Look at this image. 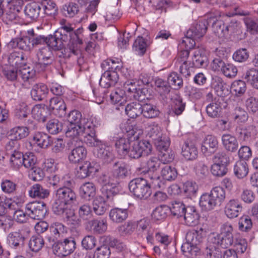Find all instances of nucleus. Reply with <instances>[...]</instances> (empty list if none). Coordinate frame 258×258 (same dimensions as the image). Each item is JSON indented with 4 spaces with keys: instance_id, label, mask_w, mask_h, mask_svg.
<instances>
[{
    "instance_id": "nucleus-57",
    "label": "nucleus",
    "mask_w": 258,
    "mask_h": 258,
    "mask_svg": "<svg viewBox=\"0 0 258 258\" xmlns=\"http://www.w3.org/2000/svg\"><path fill=\"white\" fill-rule=\"evenodd\" d=\"M79 12V6L77 4L70 2L66 4L62 7V12L66 17L72 18Z\"/></svg>"
},
{
    "instance_id": "nucleus-34",
    "label": "nucleus",
    "mask_w": 258,
    "mask_h": 258,
    "mask_svg": "<svg viewBox=\"0 0 258 258\" xmlns=\"http://www.w3.org/2000/svg\"><path fill=\"white\" fill-rule=\"evenodd\" d=\"M128 216V210L115 208L111 209L109 212L110 219L115 223H121L124 221Z\"/></svg>"
},
{
    "instance_id": "nucleus-46",
    "label": "nucleus",
    "mask_w": 258,
    "mask_h": 258,
    "mask_svg": "<svg viewBox=\"0 0 258 258\" xmlns=\"http://www.w3.org/2000/svg\"><path fill=\"white\" fill-rule=\"evenodd\" d=\"M169 208L165 206L156 207L151 214L152 219L155 222L164 220L167 216Z\"/></svg>"
},
{
    "instance_id": "nucleus-49",
    "label": "nucleus",
    "mask_w": 258,
    "mask_h": 258,
    "mask_svg": "<svg viewBox=\"0 0 258 258\" xmlns=\"http://www.w3.org/2000/svg\"><path fill=\"white\" fill-rule=\"evenodd\" d=\"M142 104L137 102L128 104L125 108L126 114L132 118H135L142 113Z\"/></svg>"
},
{
    "instance_id": "nucleus-44",
    "label": "nucleus",
    "mask_w": 258,
    "mask_h": 258,
    "mask_svg": "<svg viewBox=\"0 0 258 258\" xmlns=\"http://www.w3.org/2000/svg\"><path fill=\"white\" fill-rule=\"evenodd\" d=\"M141 111V114L147 118H155L160 114V111L156 106L148 103L142 105Z\"/></svg>"
},
{
    "instance_id": "nucleus-8",
    "label": "nucleus",
    "mask_w": 258,
    "mask_h": 258,
    "mask_svg": "<svg viewBox=\"0 0 258 258\" xmlns=\"http://www.w3.org/2000/svg\"><path fill=\"white\" fill-rule=\"evenodd\" d=\"M49 230L50 235L47 236V240L49 242H75L74 239L69 240L65 237L67 229L60 223L56 222L51 224Z\"/></svg>"
},
{
    "instance_id": "nucleus-47",
    "label": "nucleus",
    "mask_w": 258,
    "mask_h": 258,
    "mask_svg": "<svg viewBox=\"0 0 258 258\" xmlns=\"http://www.w3.org/2000/svg\"><path fill=\"white\" fill-rule=\"evenodd\" d=\"M234 173L238 178H243L248 173V167L245 161L240 160L237 161L234 167Z\"/></svg>"
},
{
    "instance_id": "nucleus-25",
    "label": "nucleus",
    "mask_w": 258,
    "mask_h": 258,
    "mask_svg": "<svg viewBox=\"0 0 258 258\" xmlns=\"http://www.w3.org/2000/svg\"><path fill=\"white\" fill-rule=\"evenodd\" d=\"M232 227L229 224L223 225L221 228V231L220 234H217L213 238L215 239V242H231L233 240V236L232 234Z\"/></svg>"
},
{
    "instance_id": "nucleus-41",
    "label": "nucleus",
    "mask_w": 258,
    "mask_h": 258,
    "mask_svg": "<svg viewBox=\"0 0 258 258\" xmlns=\"http://www.w3.org/2000/svg\"><path fill=\"white\" fill-rule=\"evenodd\" d=\"M34 144H37L41 148H46L50 145L51 141L50 137L46 134L38 132L34 134L33 137Z\"/></svg>"
},
{
    "instance_id": "nucleus-16",
    "label": "nucleus",
    "mask_w": 258,
    "mask_h": 258,
    "mask_svg": "<svg viewBox=\"0 0 258 258\" xmlns=\"http://www.w3.org/2000/svg\"><path fill=\"white\" fill-rule=\"evenodd\" d=\"M56 197L71 206L77 200V195L71 188H58Z\"/></svg>"
},
{
    "instance_id": "nucleus-3",
    "label": "nucleus",
    "mask_w": 258,
    "mask_h": 258,
    "mask_svg": "<svg viewBox=\"0 0 258 258\" xmlns=\"http://www.w3.org/2000/svg\"><path fill=\"white\" fill-rule=\"evenodd\" d=\"M128 188L133 196L140 200H146L152 194L148 181L144 178H136L131 180Z\"/></svg>"
},
{
    "instance_id": "nucleus-23",
    "label": "nucleus",
    "mask_w": 258,
    "mask_h": 258,
    "mask_svg": "<svg viewBox=\"0 0 258 258\" xmlns=\"http://www.w3.org/2000/svg\"><path fill=\"white\" fill-rule=\"evenodd\" d=\"M181 153L185 159L192 160L197 158L198 151L194 143L186 141L182 146Z\"/></svg>"
},
{
    "instance_id": "nucleus-32",
    "label": "nucleus",
    "mask_w": 258,
    "mask_h": 258,
    "mask_svg": "<svg viewBox=\"0 0 258 258\" xmlns=\"http://www.w3.org/2000/svg\"><path fill=\"white\" fill-rule=\"evenodd\" d=\"M181 249L183 254L188 257L195 258L201 254L200 248L196 243H182Z\"/></svg>"
},
{
    "instance_id": "nucleus-40",
    "label": "nucleus",
    "mask_w": 258,
    "mask_h": 258,
    "mask_svg": "<svg viewBox=\"0 0 258 258\" xmlns=\"http://www.w3.org/2000/svg\"><path fill=\"white\" fill-rule=\"evenodd\" d=\"M48 224L44 221H40L37 222L35 227L36 234L33 235L29 240V242H44L42 237L39 233L45 231L48 228Z\"/></svg>"
},
{
    "instance_id": "nucleus-15",
    "label": "nucleus",
    "mask_w": 258,
    "mask_h": 258,
    "mask_svg": "<svg viewBox=\"0 0 258 258\" xmlns=\"http://www.w3.org/2000/svg\"><path fill=\"white\" fill-rule=\"evenodd\" d=\"M218 148L217 138L213 135H207L202 143V151L206 155L215 153Z\"/></svg>"
},
{
    "instance_id": "nucleus-9",
    "label": "nucleus",
    "mask_w": 258,
    "mask_h": 258,
    "mask_svg": "<svg viewBox=\"0 0 258 258\" xmlns=\"http://www.w3.org/2000/svg\"><path fill=\"white\" fill-rule=\"evenodd\" d=\"M25 210L29 217L40 220L45 217L47 210L45 204L41 202H33L28 203Z\"/></svg>"
},
{
    "instance_id": "nucleus-19",
    "label": "nucleus",
    "mask_w": 258,
    "mask_h": 258,
    "mask_svg": "<svg viewBox=\"0 0 258 258\" xmlns=\"http://www.w3.org/2000/svg\"><path fill=\"white\" fill-rule=\"evenodd\" d=\"M130 171L129 165L122 162H116L112 166V173L114 177L118 179H124Z\"/></svg>"
},
{
    "instance_id": "nucleus-26",
    "label": "nucleus",
    "mask_w": 258,
    "mask_h": 258,
    "mask_svg": "<svg viewBox=\"0 0 258 258\" xmlns=\"http://www.w3.org/2000/svg\"><path fill=\"white\" fill-rule=\"evenodd\" d=\"M64 41L58 33L54 32L53 34L47 37L46 44L50 49L56 51L62 49L63 48Z\"/></svg>"
},
{
    "instance_id": "nucleus-64",
    "label": "nucleus",
    "mask_w": 258,
    "mask_h": 258,
    "mask_svg": "<svg viewBox=\"0 0 258 258\" xmlns=\"http://www.w3.org/2000/svg\"><path fill=\"white\" fill-rule=\"evenodd\" d=\"M147 44L146 40L142 37H138L133 45V50L139 55H143L146 51Z\"/></svg>"
},
{
    "instance_id": "nucleus-6",
    "label": "nucleus",
    "mask_w": 258,
    "mask_h": 258,
    "mask_svg": "<svg viewBox=\"0 0 258 258\" xmlns=\"http://www.w3.org/2000/svg\"><path fill=\"white\" fill-rule=\"evenodd\" d=\"M126 156L131 158L138 159L142 156H147L152 151L151 145L146 140L132 141Z\"/></svg>"
},
{
    "instance_id": "nucleus-56",
    "label": "nucleus",
    "mask_w": 258,
    "mask_h": 258,
    "mask_svg": "<svg viewBox=\"0 0 258 258\" xmlns=\"http://www.w3.org/2000/svg\"><path fill=\"white\" fill-rule=\"evenodd\" d=\"M68 121L69 124H75L81 125H84L87 122L85 118L82 117L81 113L76 110L70 112L68 117Z\"/></svg>"
},
{
    "instance_id": "nucleus-59",
    "label": "nucleus",
    "mask_w": 258,
    "mask_h": 258,
    "mask_svg": "<svg viewBox=\"0 0 258 258\" xmlns=\"http://www.w3.org/2000/svg\"><path fill=\"white\" fill-rule=\"evenodd\" d=\"M27 34L30 36L32 48L39 45L46 44L47 37L36 34L33 29L28 30Z\"/></svg>"
},
{
    "instance_id": "nucleus-27",
    "label": "nucleus",
    "mask_w": 258,
    "mask_h": 258,
    "mask_svg": "<svg viewBox=\"0 0 258 258\" xmlns=\"http://www.w3.org/2000/svg\"><path fill=\"white\" fill-rule=\"evenodd\" d=\"M87 151L82 145L74 148L69 155V161L73 163H77L85 159L87 156Z\"/></svg>"
},
{
    "instance_id": "nucleus-7",
    "label": "nucleus",
    "mask_w": 258,
    "mask_h": 258,
    "mask_svg": "<svg viewBox=\"0 0 258 258\" xmlns=\"http://www.w3.org/2000/svg\"><path fill=\"white\" fill-rule=\"evenodd\" d=\"M99 124L98 120L95 117L87 119L84 134V142L89 146L97 148L102 142L97 138L96 134V128Z\"/></svg>"
},
{
    "instance_id": "nucleus-37",
    "label": "nucleus",
    "mask_w": 258,
    "mask_h": 258,
    "mask_svg": "<svg viewBox=\"0 0 258 258\" xmlns=\"http://www.w3.org/2000/svg\"><path fill=\"white\" fill-rule=\"evenodd\" d=\"M86 128V124L81 125L75 124H69L66 131L67 137L75 138L84 135Z\"/></svg>"
},
{
    "instance_id": "nucleus-61",
    "label": "nucleus",
    "mask_w": 258,
    "mask_h": 258,
    "mask_svg": "<svg viewBox=\"0 0 258 258\" xmlns=\"http://www.w3.org/2000/svg\"><path fill=\"white\" fill-rule=\"evenodd\" d=\"M187 207L181 202L175 201L172 202L169 210L174 216L182 217L186 211Z\"/></svg>"
},
{
    "instance_id": "nucleus-20",
    "label": "nucleus",
    "mask_w": 258,
    "mask_h": 258,
    "mask_svg": "<svg viewBox=\"0 0 258 258\" xmlns=\"http://www.w3.org/2000/svg\"><path fill=\"white\" fill-rule=\"evenodd\" d=\"M118 80V75L117 72L105 71L101 77L99 84L104 88H108L114 86Z\"/></svg>"
},
{
    "instance_id": "nucleus-2",
    "label": "nucleus",
    "mask_w": 258,
    "mask_h": 258,
    "mask_svg": "<svg viewBox=\"0 0 258 258\" xmlns=\"http://www.w3.org/2000/svg\"><path fill=\"white\" fill-rule=\"evenodd\" d=\"M225 198V191L220 186L212 189L210 193L203 194L200 199L199 205L204 211H209L221 205Z\"/></svg>"
},
{
    "instance_id": "nucleus-55",
    "label": "nucleus",
    "mask_w": 258,
    "mask_h": 258,
    "mask_svg": "<svg viewBox=\"0 0 258 258\" xmlns=\"http://www.w3.org/2000/svg\"><path fill=\"white\" fill-rule=\"evenodd\" d=\"M185 103L182 102V99L178 96L173 99L171 104L170 113L171 114L176 115H180L184 110Z\"/></svg>"
},
{
    "instance_id": "nucleus-63",
    "label": "nucleus",
    "mask_w": 258,
    "mask_h": 258,
    "mask_svg": "<svg viewBox=\"0 0 258 258\" xmlns=\"http://www.w3.org/2000/svg\"><path fill=\"white\" fill-rule=\"evenodd\" d=\"M161 174L165 180L168 181L174 180L177 176L176 169L168 165L162 167Z\"/></svg>"
},
{
    "instance_id": "nucleus-12",
    "label": "nucleus",
    "mask_w": 258,
    "mask_h": 258,
    "mask_svg": "<svg viewBox=\"0 0 258 258\" xmlns=\"http://www.w3.org/2000/svg\"><path fill=\"white\" fill-rule=\"evenodd\" d=\"M8 46L11 48L18 47L26 51H30L33 49L30 36L27 34L22 37L12 39L8 43Z\"/></svg>"
},
{
    "instance_id": "nucleus-39",
    "label": "nucleus",
    "mask_w": 258,
    "mask_h": 258,
    "mask_svg": "<svg viewBox=\"0 0 258 258\" xmlns=\"http://www.w3.org/2000/svg\"><path fill=\"white\" fill-rule=\"evenodd\" d=\"M87 226L96 233H102L107 230V223L105 219H94L88 221Z\"/></svg>"
},
{
    "instance_id": "nucleus-13",
    "label": "nucleus",
    "mask_w": 258,
    "mask_h": 258,
    "mask_svg": "<svg viewBox=\"0 0 258 258\" xmlns=\"http://www.w3.org/2000/svg\"><path fill=\"white\" fill-rule=\"evenodd\" d=\"M254 133L255 128L252 125L239 127L236 130L239 141L244 144H248L251 142Z\"/></svg>"
},
{
    "instance_id": "nucleus-11",
    "label": "nucleus",
    "mask_w": 258,
    "mask_h": 258,
    "mask_svg": "<svg viewBox=\"0 0 258 258\" xmlns=\"http://www.w3.org/2000/svg\"><path fill=\"white\" fill-rule=\"evenodd\" d=\"M70 205L56 197L52 205V210L56 215L65 216L69 218L75 215Z\"/></svg>"
},
{
    "instance_id": "nucleus-53",
    "label": "nucleus",
    "mask_w": 258,
    "mask_h": 258,
    "mask_svg": "<svg viewBox=\"0 0 258 258\" xmlns=\"http://www.w3.org/2000/svg\"><path fill=\"white\" fill-rule=\"evenodd\" d=\"M29 232L24 230H18L9 234L7 240L9 242H19L27 240L29 238Z\"/></svg>"
},
{
    "instance_id": "nucleus-24",
    "label": "nucleus",
    "mask_w": 258,
    "mask_h": 258,
    "mask_svg": "<svg viewBox=\"0 0 258 258\" xmlns=\"http://www.w3.org/2000/svg\"><path fill=\"white\" fill-rule=\"evenodd\" d=\"M48 93L47 86L43 83L36 84L33 86L31 91L32 99L36 101L44 99Z\"/></svg>"
},
{
    "instance_id": "nucleus-52",
    "label": "nucleus",
    "mask_w": 258,
    "mask_h": 258,
    "mask_svg": "<svg viewBox=\"0 0 258 258\" xmlns=\"http://www.w3.org/2000/svg\"><path fill=\"white\" fill-rule=\"evenodd\" d=\"M245 106L249 112H256L258 111V98L252 93H248L245 100Z\"/></svg>"
},
{
    "instance_id": "nucleus-29",
    "label": "nucleus",
    "mask_w": 258,
    "mask_h": 258,
    "mask_svg": "<svg viewBox=\"0 0 258 258\" xmlns=\"http://www.w3.org/2000/svg\"><path fill=\"white\" fill-rule=\"evenodd\" d=\"M49 107L54 113H57L60 116L66 114V105L63 100L59 97H53L49 100Z\"/></svg>"
},
{
    "instance_id": "nucleus-33",
    "label": "nucleus",
    "mask_w": 258,
    "mask_h": 258,
    "mask_svg": "<svg viewBox=\"0 0 258 258\" xmlns=\"http://www.w3.org/2000/svg\"><path fill=\"white\" fill-rule=\"evenodd\" d=\"M145 239L148 242L156 241L157 242H171L172 238L165 233L159 232H154V231H145L144 232Z\"/></svg>"
},
{
    "instance_id": "nucleus-35",
    "label": "nucleus",
    "mask_w": 258,
    "mask_h": 258,
    "mask_svg": "<svg viewBox=\"0 0 258 258\" xmlns=\"http://www.w3.org/2000/svg\"><path fill=\"white\" fill-rule=\"evenodd\" d=\"M144 172H145L144 178L148 181L150 187L151 186L155 188H160L162 187L163 183L157 172L144 171Z\"/></svg>"
},
{
    "instance_id": "nucleus-45",
    "label": "nucleus",
    "mask_w": 258,
    "mask_h": 258,
    "mask_svg": "<svg viewBox=\"0 0 258 258\" xmlns=\"http://www.w3.org/2000/svg\"><path fill=\"white\" fill-rule=\"evenodd\" d=\"M147 135L154 141L162 136L161 126L155 122L148 123L147 127Z\"/></svg>"
},
{
    "instance_id": "nucleus-30",
    "label": "nucleus",
    "mask_w": 258,
    "mask_h": 258,
    "mask_svg": "<svg viewBox=\"0 0 258 258\" xmlns=\"http://www.w3.org/2000/svg\"><path fill=\"white\" fill-rule=\"evenodd\" d=\"M222 142L225 150L228 152L234 153L238 149V141L236 137L230 134H224L222 136Z\"/></svg>"
},
{
    "instance_id": "nucleus-1",
    "label": "nucleus",
    "mask_w": 258,
    "mask_h": 258,
    "mask_svg": "<svg viewBox=\"0 0 258 258\" xmlns=\"http://www.w3.org/2000/svg\"><path fill=\"white\" fill-rule=\"evenodd\" d=\"M56 32L60 35L64 42L70 40L67 47H64L62 53L64 57H71L72 54L77 55L80 52L79 45L83 43L82 40L74 31L70 25H63L58 29Z\"/></svg>"
},
{
    "instance_id": "nucleus-36",
    "label": "nucleus",
    "mask_w": 258,
    "mask_h": 258,
    "mask_svg": "<svg viewBox=\"0 0 258 258\" xmlns=\"http://www.w3.org/2000/svg\"><path fill=\"white\" fill-rule=\"evenodd\" d=\"M80 195L84 199L90 200L96 195V187L92 182H86L80 187Z\"/></svg>"
},
{
    "instance_id": "nucleus-38",
    "label": "nucleus",
    "mask_w": 258,
    "mask_h": 258,
    "mask_svg": "<svg viewBox=\"0 0 258 258\" xmlns=\"http://www.w3.org/2000/svg\"><path fill=\"white\" fill-rule=\"evenodd\" d=\"M40 11V5L33 2L26 6L24 9V13L28 18L32 20H36L39 16Z\"/></svg>"
},
{
    "instance_id": "nucleus-62",
    "label": "nucleus",
    "mask_w": 258,
    "mask_h": 258,
    "mask_svg": "<svg viewBox=\"0 0 258 258\" xmlns=\"http://www.w3.org/2000/svg\"><path fill=\"white\" fill-rule=\"evenodd\" d=\"M47 110L44 106L40 104L35 105L32 109V114L34 118L38 121H46Z\"/></svg>"
},
{
    "instance_id": "nucleus-58",
    "label": "nucleus",
    "mask_w": 258,
    "mask_h": 258,
    "mask_svg": "<svg viewBox=\"0 0 258 258\" xmlns=\"http://www.w3.org/2000/svg\"><path fill=\"white\" fill-rule=\"evenodd\" d=\"M212 29L213 32L218 37L223 38L227 36L226 26L225 25L223 21L218 20L213 23Z\"/></svg>"
},
{
    "instance_id": "nucleus-4",
    "label": "nucleus",
    "mask_w": 258,
    "mask_h": 258,
    "mask_svg": "<svg viewBox=\"0 0 258 258\" xmlns=\"http://www.w3.org/2000/svg\"><path fill=\"white\" fill-rule=\"evenodd\" d=\"M32 61L36 69L42 71L47 66L53 62L54 56L52 51L47 46L39 48L36 51V55L32 58Z\"/></svg>"
},
{
    "instance_id": "nucleus-60",
    "label": "nucleus",
    "mask_w": 258,
    "mask_h": 258,
    "mask_svg": "<svg viewBox=\"0 0 258 258\" xmlns=\"http://www.w3.org/2000/svg\"><path fill=\"white\" fill-rule=\"evenodd\" d=\"M168 84L173 89L177 90L183 86V80L182 78L176 72L171 73L167 78Z\"/></svg>"
},
{
    "instance_id": "nucleus-50",
    "label": "nucleus",
    "mask_w": 258,
    "mask_h": 258,
    "mask_svg": "<svg viewBox=\"0 0 258 258\" xmlns=\"http://www.w3.org/2000/svg\"><path fill=\"white\" fill-rule=\"evenodd\" d=\"M243 79L253 88L258 89V70L252 68L243 75Z\"/></svg>"
},
{
    "instance_id": "nucleus-17",
    "label": "nucleus",
    "mask_w": 258,
    "mask_h": 258,
    "mask_svg": "<svg viewBox=\"0 0 258 258\" xmlns=\"http://www.w3.org/2000/svg\"><path fill=\"white\" fill-rule=\"evenodd\" d=\"M192 66L196 68L205 67L208 64V58L206 50L203 48L195 49L192 57Z\"/></svg>"
},
{
    "instance_id": "nucleus-22",
    "label": "nucleus",
    "mask_w": 258,
    "mask_h": 258,
    "mask_svg": "<svg viewBox=\"0 0 258 258\" xmlns=\"http://www.w3.org/2000/svg\"><path fill=\"white\" fill-rule=\"evenodd\" d=\"M222 98L218 96L214 98L213 102H211L206 107V112L208 116L212 118L218 117L222 111L221 103Z\"/></svg>"
},
{
    "instance_id": "nucleus-14",
    "label": "nucleus",
    "mask_w": 258,
    "mask_h": 258,
    "mask_svg": "<svg viewBox=\"0 0 258 258\" xmlns=\"http://www.w3.org/2000/svg\"><path fill=\"white\" fill-rule=\"evenodd\" d=\"M96 164L94 162L86 161L76 169V176L80 179L85 178L97 171Z\"/></svg>"
},
{
    "instance_id": "nucleus-31",
    "label": "nucleus",
    "mask_w": 258,
    "mask_h": 258,
    "mask_svg": "<svg viewBox=\"0 0 258 258\" xmlns=\"http://www.w3.org/2000/svg\"><path fill=\"white\" fill-rule=\"evenodd\" d=\"M115 142V148L118 154L121 157L126 156L132 140L128 138L120 137L116 138Z\"/></svg>"
},
{
    "instance_id": "nucleus-48",
    "label": "nucleus",
    "mask_w": 258,
    "mask_h": 258,
    "mask_svg": "<svg viewBox=\"0 0 258 258\" xmlns=\"http://www.w3.org/2000/svg\"><path fill=\"white\" fill-rule=\"evenodd\" d=\"M29 134V128L26 126H17L11 129L9 136L15 140L26 138Z\"/></svg>"
},
{
    "instance_id": "nucleus-28",
    "label": "nucleus",
    "mask_w": 258,
    "mask_h": 258,
    "mask_svg": "<svg viewBox=\"0 0 258 258\" xmlns=\"http://www.w3.org/2000/svg\"><path fill=\"white\" fill-rule=\"evenodd\" d=\"M183 217L186 224L189 226H194L199 223L200 215L195 207H187L186 211Z\"/></svg>"
},
{
    "instance_id": "nucleus-10",
    "label": "nucleus",
    "mask_w": 258,
    "mask_h": 258,
    "mask_svg": "<svg viewBox=\"0 0 258 258\" xmlns=\"http://www.w3.org/2000/svg\"><path fill=\"white\" fill-rule=\"evenodd\" d=\"M94 155L104 163H109L115 159V156L112 148L102 142L97 148L93 150Z\"/></svg>"
},
{
    "instance_id": "nucleus-54",
    "label": "nucleus",
    "mask_w": 258,
    "mask_h": 258,
    "mask_svg": "<svg viewBox=\"0 0 258 258\" xmlns=\"http://www.w3.org/2000/svg\"><path fill=\"white\" fill-rule=\"evenodd\" d=\"M139 81L135 80H130L126 81L123 84V89L125 92L128 93H134L133 96L136 97V94H139L141 92L140 88Z\"/></svg>"
},
{
    "instance_id": "nucleus-5",
    "label": "nucleus",
    "mask_w": 258,
    "mask_h": 258,
    "mask_svg": "<svg viewBox=\"0 0 258 258\" xmlns=\"http://www.w3.org/2000/svg\"><path fill=\"white\" fill-rule=\"evenodd\" d=\"M208 26V21L203 20L194 25L187 31L185 40H183L182 43H190L189 48L190 49L196 44L195 40L203 37L206 34Z\"/></svg>"
},
{
    "instance_id": "nucleus-42",
    "label": "nucleus",
    "mask_w": 258,
    "mask_h": 258,
    "mask_svg": "<svg viewBox=\"0 0 258 258\" xmlns=\"http://www.w3.org/2000/svg\"><path fill=\"white\" fill-rule=\"evenodd\" d=\"M212 86L217 92L218 95L222 96L228 92L226 85L222 79L218 76H215L212 79Z\"/></svg>"
},
{
    "instance_id": "nucleus-21",
    "label": "nucleus",
    "mask_w": 258,
    "mask_h": 258,
    "mask_svg": "<svg viewBox=\"0 0 258 258\" xmlns=\"http://www.w3.org/2000/svg\"><path fill=\"white\" fill-rule=\"evenodd\" d=\"M11 66L21 68L27 64V58L25 54L19 51H14L10 54L8 58Z\"/></svg>"
},
{
    "instance_id": "nucleus-18",
    "label": "nucleus",
    "mask_w": 258,
    "mask_h": 258,
    "mask_svg": "<svg viewBox=\"0 0 258 258\" xmlns=\"http://www.w3.org/2000/svg\"><path fill=\"white\" fill-rule=\"evenodd\" d=\"M242 206L237 200H229L225 207V213L229 218H234L238 216L242 211Z\"/></svg>"
},
{
    "instance_id": "nucleus-51",
    "label": "nucleus",
    "mask_w": 258,
    "mask_h": 258,
    "mask_svg": "<svg viewBox=\"0 0 258 258\" xmlns=\"http://www.w3.org/2000/svg\"><path fill=\"white\" fill-rule=\"evenodd\" d=\"M93 209L96 215H103L107 209V205L104 199L100 196L96 197L93 202Z\"/></svg>"
},
{
    "instance_id": "nucleus-43",
    "label": "nucleus",
    "mask_w": 258,
    "mask_h": 258,
    "mask_svg": "<svg viewBox=\"0 0 258 258\" xmlns=\"http://www.w3.org/2000/svg\"><path fill=\"white\" fill-rule=\"evenodd\" d=\"M29 195L32 198L44 199L49 195V190L44 188L40 184H34L29 191Z\"/></svg>"
}]
</instances>
